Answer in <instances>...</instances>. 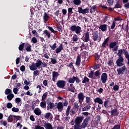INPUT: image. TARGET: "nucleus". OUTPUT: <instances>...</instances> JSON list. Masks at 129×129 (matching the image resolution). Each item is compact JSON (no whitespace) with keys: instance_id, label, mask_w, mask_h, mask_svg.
Returning <instances> with one entry per match:
<instances>
[{"instance_id":"46","label":"nucleus","mask_w":129,"mask_h":129,"mask_svg":"<svg viewBox=\"0 0 129 129\" xmlns=\"http://www.w3.org/2000/svg\"><path fill=\"white\" fill-rule=\"evenodd\" d=\"M24 107L25 109H26V110H28V111L31 110V107L30 106V105H29V104H25Z\"/></svg>"},{"instance_id":"24","label":"nucleus","mask_w":129,"mask_h":129,"mask_svg":"<svg viewBox=\"0 0 129 129\" xmlns=\"http://www.w3.org/2000/svg\"><path fill=\"white\" fill-rule=\"evenodd\" d=\"M13 117H15V118H16V119H19V118H21L20 116L10 115L8 118V120H10V121H13Z\"/></svg>"},{"instance_id":"47","label":"nucleus","mask_w":129,"mask_h":129,"mask_svg":"<svg viewBox=\"0 0 129 129\" xmlns=\"http://www.w3.org/2000/svg\"><path fill=\"white\" fill-rule=\"evenodd\" d=\"M40 105L42 108H46V102H41Z\"/></svg>"},{"instance_id":"16","label":"nucleus","mask_w":129,"mask_h":129,"mask_svg":"<svg viewBox=\"0 0 129 129\" xmlns=\"http://www.w3.org/2000/svg\"><path fill=\"white\" fill-rule=\"evenodd\" d=\"M43 125L42 126H44L46 129H53V126L50 123H47L45 121H43Z\"/></svg>"},{"instance_id":"34","label":"nucleus","mask_w":129,"mask_h":129,"mask_svg":"<svg viewBox=\"0 0 129 129\" xmlns=\"http://www.w3.org/2000/svg\"><path fill=\"white\" fill-rule=\"evenodd\" d=\"M43 34H45L46 35L48 39H50V38H51V34H50L49 31H48V30H44L43 31Z\"/></svg>"},{"instance_id":"9","label":"nucleus","mask_w":129,"mask_h":129,"mask_svg":"<svg viewBox=\"0 0 129 129\" xmlns=\"http://www.w3.org/2000/svg\"><path fill=\"white\" fill-rule=\"evenodd\" d=\"M84 119V117L82 116H77L75 119V124H77L78 125H80L82 121Z\"/></svg>"},{"instance_id":"40","label":"nucleus","mask_w":129,"mask_h":129,"mask_svg":"<svg viewBox=\"0 0 129 129\" xmlns=\"http://www.w3.org/2000/svg\"><path fill=\"white\" fill-rule=\"evenodd\" d=\"M100 67H101V64L97 63H95L93 68V69H99Z\"/></svg>"},{"instance_id":"25","label":"nucleus","mask_w":129,"mask_h":129,"mask_svg":"<svg viewBox=\"0 0 129 129\" xmlns=\"http://www.w3.org/2000/svg\"><path fill=\"white\" fill-rule=\"evenodd\" d=\"M81 62V56L78 55L76 59V65L79 67L80 66V63Z\"/></svg>"},{"instance_id":"12","label":"nucleus","mask_w":129,"mask_h":129,"mask_svg":"<svg viewBox=\"0 0 129 129\" xmlns=\"http://www.w3.org/2000/svg\"><path fill=\"white\" fill-rule=\"evenodd\" d=\"M56 85L58 88H64L65 87V81L63 80H59L56 83Z\"/></svg>"},{"instance_id":"21","label":"nucleus","mask_w":129,"mask_h":129,"mask_svg":"<svg viewBox=\"0 0 129 129\" xmlns=\"http://www.w3.org/2000/svg\"><path fill=\"white\" fill-rule=\"evenodd\" d=\"M95 103H98L99 104H103V101L100 97H97L94 99Z\"/></svg>"},{"instance_id":"43","label":"nucleus","mask_w":129,"mask_h":129,"mask_svg":"<svg viewBox=\"0 0 129 129\" xmlns=\"http://www.w3.org/2000/svg\"><path fill=\"white\" fill-rule=\"evenodd\" d=\"M79 38L78 36H77V35L76 34H74L73 37V41H74V42H77L79 40Z\"/></svg>"},{"instance_id":"26","label":"nucleus","mask_w":129,"mask_h":129,"mask_svg":"<svg viewBox=\"0 0 129 129\" xmlns=\"http://www.w3.org/2000/svg\"><path fill=\"white\" fill-rule=\"evenodd\" d=\"M57 108L58 111H62L63 110V104L62 102H58L57 105Z\"/></svg>"},{"instance_id":"30","label":"nucleus","mask_w":129,"mask_h":129,"mask_svg":"<svg viewBox=\"0 0 129 129\" xmlns=\"http://www.w3.org/2000/svg\"><path fill=\"white\" fill-rule=\"evenodd\" d=\"M123 51H124V54L125 55V57L126 59H127V65H129V54H128V52H127V51H126L125 50H123Z\"/></svg>"},{"instance_id":"31","label":"nucleus","mask_w":129,"mask_h":129,"mask_svg":"<svg viewBox=\"0 0 129 129\" xmlns=\"http://www.w3.org/2000/svg\"><path fill=\"white\" fill-rule=\"evenodd\" d=\"M49 15H48V14H47V13L45 12L44 13V15H43V20L44 21H45V22H47L48 21H49Z\"/></svg>"},{"instance_id":"42","label":"nucleus","mask_w":129,"mask_h":129,"mask_svg":"<svg viewBox=\"0 0 129 129\" xmlns=\"http://www.w3.org/2000/svg\"><path fill=\"white\" fill-rule=\"evenodd\" d=\"M73 3L74 5H76V6H79L80 4H81V0H74Z\"/></svg>"},{"instance_id":"6","label":"nucleus","mask_w":129,"mask_h":129,"mask_svg":"<svg viewBox=\"0 0 129 129\" xmlns=\"http://www.w3.org/2000/svg\"><path fill=\"white\" fill-rule=\"evenodd\" d=\"M84 94L83 92H80L78 94V99L80 104H82L85 98Z\"/></svg>"},{"instance_id":"52","label":"nucleus","mask_w":129,"mask_h":129,"mask_svg":"<svg viewBox=\"0 0 129 129\" xmlns=\"http://www.w3.org/2000/svg\"><path fill=\"white\" fill-rule=\"evenodd\" d=\"M47 95H48V93L47 92H45L44 93L42 96V99L41 100L43 101L44 99H46V97H47Z\"/></svg>"},{"instance_id":"22","label":"nucleus","mask_w":129,"mask_h":129,"mask_svg":"<svg viewBox=\"0 0 129 129\" xmlns=\"http://www.w3.org/2000/svg\"><path fill=\"white\" fill-rule=\"evenodd\" d=\"M92 36L94 42H96V41H97L98 39V33L96 31H95L93 32Z\"/></svg>"},{"instance_id":"36","label":"nucleus","mask_w":129,"mask_h":129,"mask_svg":"<svg viewBox=\"0 0 129 129\" xmlns=\"http://www.w3.org/2000/svg\"><path fill=\"white\" fill-rule=\"evenodd\" d=\"M43 51L44 53V58H46V59H49V55H48V50H47V49H43Z\"/></svg>"},{"instance_id":"64","label":"nucleus","mask_w":129,"mask_h":129,"mask_svg":"<svg viewBox=\"0 0 129 129\" xmlns=\"http://www.w3.org/2000/svg\"><path fill=\"white\" fill-rule=\"evenodd\" d=\"M35 129H45L44 127H42L39 125H37L35 126Z\"/></svg>"},{"instance_id":"53","label":"nucleus","mask_w":129,"mask_h":129,"mask_svg":"<svg viewBox=\"0 0 129 129\" xmlns=\"http://www.w3.org/2000/svg\"><path fill=\"white\" fill-rule=\"evenodd\" d=\"M12 110L13 112H19L20 109H19V108L13 107Z\"/></svg>"},{"instance_id":"4","label":"nucleus","mask_w":129,"mask_h":129,"mask_svg":"<svg viewBox=\"0 0 129 129\" xmlns=\"http://www.w3.org/2000/svg\"><path fill=\"white\" fill-rule=\"evenodd\" d=\"M32 46L28 42L22 43L18 47V49H31Z\"/></svg>"},{"instance_id":"38","label":"nucleus","mask_w":129,"mask_h":129,"mask_svg":"<svg viewBox=\"0 0 129 129\" xmlns=\"http://www.w3.org/2000/svg\"><path fill=\"white\" fill-rule=\"evenodd\" d=\"M5 93L6 95H9V94H12V92L11 89H6L5 92Z\"/></svg>"},{"instance_id":"33","label":"nucleus","mask_w":129,"mask_h":129,"mask_svg":"<svg viewBox=\"0 0 129 129\" xmlns=\"http://www.w3.org/2000/svg\"><path fill=\"white\" fill-rule=\"evenodd\" d=\"M91 108L90 105H87L82 109V111H88Z\"/></svg>"},{"instance_id":"1","label":"nucleus","mask_w":129,"mask_h":129,"mask_svg":"<svg viewBox=\"0 0 129 129\" xmlns=\"http://www.w3.org/2000/svg\"><path fill=\"white\" fill-rule=\"evenodd\" d=\"M79 109V105L78 102H75L73 104V109L71 110V112L72 114H75Z\"/></svg>"},{"instance_id":"58","label":"nucleus","mask_w":129,"mask_h":129,"mask_svg":"<svg viewBox=\"0 0 129 129\" xmlns=\"http://www.w3.org/2000/svg\"><path fill=\"white\" fill-rule=\"evenodd\" d=\"M7 108H9V109L12 108V107H13V104H12V103L11 102L8 103L7 104Z\"/></svg>"},{"instance_id":"19","label":"nucleus","mask_w":129,"mask_h":129,"mask_svg":"<svg viewBox=\"0 0 129 129\" xmlns=\"http://www.w3.org/2000/svg\"><path fill=\"white\" fill-rule=\"evenodd\" d=\"M108 42H109V37L106 38L104 42L102 44V47L103 48H106V46H109Z\"/></svg>"},{"instance_id":"35","label":"nucleus","mask_w":129,"mask_h":129,"mask_svg":"<svg viewBox=\"0 0 129 129\" xmlns=\"http://www.w3.org/2000/svg\"><path fill=\"white\" fill-rule=\"evenodd\" d=\"M114 9H121V5L119 4V2L118 1L115 5Z\"/></svg>"},{"instance_id":"14","label":"nucleus","mask_w":129,"mask_h":129,"mask_svg":"<svg viewBox=\"0 0 129 129\" xmlns=\"http://www.w3.org/2000/svg\"><path fill=\"white\" fill-rule=\"evenodd\" d=\"M101 80L102 83H106V81H107V74L105 73H103L101 76Z\"/></svg>"},{"instance_id":"37","label":"nucleus","mask_w":129,"mask_h":129,"mask_svg":"<svg viewBox=\"0 0 129 129\" xmlns=\"http://www.w3.org/2000/svg\"><path fill=\"white\" fill-rule=\"evenodd\" d=\"M69 90V91H71V92H74L75 91V88L73 86V84H70Z\"/></svg>"},{"instance_id":"56","label":"nucleus","mask_w":129,"mask_h":129,"mask_svg":"<svg viewBox=\"0 0 129 129\" xmlns=\"http://www.w3.org/2000/svg\"><path fill=\"white\" fill-rule=\"evenodd\" d=\"M108 65L109 66H112L113 65V60L112 59H110L108 61Z\"/></svg>"},{"instance_id":"63","label":"nucleus","mask_w":129,"mask_h":129,"mask_svg":"<svg viewBox=\"0 0 129 129\" xmlns=\"http://www.w3.org/2000/svg\"><path fill=\"white\" fill-rule=\"evenodd\" d=\"M80 125H78V124H75L74 126V129H82L81 128V127H80Z\"/></svg>"},{"instance_id":"41","label":"nucleus","mask_w":129,"mask_h":129,"mask_svg":"<svg viewBox=\"0 0 129 129\" xmlns=\"http://www.w3.org/2000/svg\"><path fill=\"white\" fill-rule=\"evenodd\" d=\"M47 29H48V30L50 31L51 33H53V34H56V31H55L54 29H53V27L50 26H47Z\"/></svg>"},{"instance_id":"23","label":"nucleus","mask_w":129,"mask_h":129,"mask_svg":"<svg viewBox=\"0 0 129 129\" xmlns=\"http://www.w3.org/2000/svg\"><path fill=\"white\" fill-rule=\"evenodd\" d=\"M99 28L102 32H105L107 30V25L106 24L101 25Z\"/></svg>"},{"instance_id":"28","label":"nucleus","mask_w":129,"mask_h":129,"mask_svg":"<svg viewBox=\"0 0 129 129\" xmlns=\"http://www.w3.org/2000/svg\"><path fill=\"white\" fill-rule=\"evenodd\" d=\"M29 68L31 71H35V70H37L38 68L36 66L35 63H33L32 65L29 67Z\"/></svg>"},{"instance_id":"45","label":"nucleus","mask_w":129,"mask_h":129,"mask_svg":"<svg viewBox=\"0 0 129 129\" xmlns=\"http://www.w3.org/2000/svg\"><path fill=\"white\" fill-rule=\"evenodd\" d=\"M88 82H89V79L87 77H84L82 83H87Z\"/></svg>"},{"instance_id":"20","label":"nucleus","mask_w":129,"mask_h":129,"mask_svg":"<svg viewBox=\"0 0 129 129\" xmlns=\"http://www.w3.org/2000/svg\"><path fill=\"white\" fill-rule=\"evenodd\" d=\"M58 76H59L58 72L56 71L52 72V81L55 82L56 81V79L58 78Z\"/></svg>"},{"instance_id":"15","label":"nucleus","mask_w":129,"mask_h":129,"mask_svg":"<svg viewBox=\"0 0 129 129\" xmlns=\"http://www.w3.org/2000/svg\"><path fill=\"white\" fill-rule=\"evenodd\" d=\"M109 47L110 49H117L118 46H117V42L116 41L111 42L109 44Z\"/></svg>"},{"instance_id":"60","label":"nucleus","mask_w":129,"mask_h":129,"mask_svg":"<svg viewBox=\"0 0 129 129\" xmlns=\"http://www.w3.org/2000/svg\"><path fill=\"white\" fill-rule=\"evenodd\" d=\"M95 57V61H96V62L98 63V60H99V55H98V54L96 53Z\"/></svg>"},{"instance_id":"51","label":"nucleus","mask_w":129,"mask_h":129,"mask_svg":"<svg viewBox=\"0 0 129 129\" xmlns=\"http://www.w3.org/2000/svg\"><path fill=\"white\" fill-rule=\"evenodd\" d=\"M121 55H122V50L120 49L118 50L117 56H119L118 57H123L122 56H121Z\"/></svg>"},{"instance_id":"50","label":"nucleus","mask_w":129,"mask_h":129,"mask_svg":"<svg viewBox=\"0 0 129 129\" xmlns=\"http://www.w3.org/2000/svg\"><path fill=\"white\" fill-rule=\"evenodd\" d=\"M107 3L109 6V7H111L113 5V3H114V1L113 0H107Z\"/></svg>"},{"instance_id":"7","label":"nucleus","mask_w":129,"mask_h":129,"mask_svg":"<svg viewBox=\"0 0 129 129\" xmlns=\"http://www.w3.org/2000/svg\"><path fill=\"white\" fill-rule=\"evenodd\" d=\"M78 10L79 14H83V15H85L86 14L89 13V9L88 8L83 9L82 7H78Z\"/></svg>"},{"instance_id":"11","label":"nucleus","mask_w":129,"mask_h":129,"mask_svg":"<svg viewBox=\"0 0 129 129\" xmlns=\"http://www.w3.org/2000/svg\"><path fill=\"white\" fill-rule=\"evenodd\" d=\"M125 71H126V67H125V66L117 69V71L118 75H120V74L121 75L124 74V72Z\"/></svg>"},{"instance_id":"10","label":"nucleus","mask_w":129,"mask_h":129,"mask_svg":"<svg viewBox=\"0 0 129 129\" xmlns=\"http://www.w3.org/2000/svg\"><path fill=\"white\" fill-rule=\"evenodd\" d=\"M47 104V110H50V109H53L55 107V105L53 103L51 102L50 100H47L46 101Z\"/></svg>"},{"instance_id":"8","label":"nucleus","mask_w":129,"mask_h":129,"mask_svg":"<svg viewBox=\"0 0 129 129\" xmlns=\"http://www.w3.org/2000/svg\"><path fill=\"white\" fill-rule=\"evenodd\" d=\"M75 81L76 83H80V79L78 77H73L69 79V83H74Z\"/></svg>"},{"instance_id":"27","label":"nucleus","mask_w":129,"mask_h":129,"mask_svg":"<svg viewBox=\"0 0 129 129\" xmlns=\"http://www.w3.org/2000/svg\"><path fill=\"white\" fill-rule=\"evenodd\" d=\"M34 113L36 115H40L41 113H42V112L41 111V110L39 108H36L34 110Z\"/></svg>"},{"instance_id":"44","label":"nucleus","mask_w":129,"mask_h":129,"mask_svg":"<svg viewBox=\"0 0 129 129\" xmlns=\"http://www.w3.org/2000/svg\"><path fill=\"white\" fill-rule=\"evenodd\" d=\"M71 109V106L69 105L68 106V108L67 109L66 114L68 116L69 115V112H70V110Z\"/></svg>"},{"instance_id":"13","label":"nucleus","mask_w":129,"mask_h":129,"mask_svg":"<svg viewBox=\"0 0 129 129\" xmlns=\"http://www.w3.org/2000/svg\"><path fill=\"white\" fill-rule=\"evenodd\" d=\"M51 49H63V46L59 43H54L52 45H50Z\"/></svg>"},{"instance_id":"32","label":"nucleus","mask_w":129,"mask_h":129,"mask_svg":"<svg viewBox=\"0 0 129 129\" xmlns=\"http://www.w3.org/2000/svg\"><path fill=\"white\" fill-rule=\"evenodd\" d=\"M35 64L37 68H39V67L42 65V60H40V59H38L36 60V62L35 63Z\"/></svg>"},{"instance_id":"54","label":"nucleus","mask_w":129,"mask_h":129,"mask_svg":"<svg viewBox=\"0 0 129 129\" xmlns=\"http://www.w3.org/2000/svg\"><path fill=\"white\" fill-rule=\"evenodd\" d=\"M122 29H123L124 30V31L125 32H126V33H128V24H127V25H126V27L124 28H123V26L122 27Z\"/></svg>"},{"instance_id":"39","label":"nucleus","mask_w":129,"mask_h":129,"mask_svg":"<svg viewBox=\"0 0 129 129\" xmlns=\"http://www.w3.org/2000/svg\"><path fill=\"white\" fill-rule=\"evenodd\" d=\"M7 99H8V100H12V99H13V98H14V97H15V95H14V94H10L9 95H7Z\"/></svg>"},{"instance_id":"2","label":"nucleus","mask_w":129,"mask_h":129,"mask_svg":"<svg viewBox=\"0 0 129 129\" xmlns=\"http://www.w3.org/2000/svg\"><path fill=\"white\" fill-rule=\"evenodd\" d=\"M70 30L72 32H75L76 34H77V35L81 33V27H80V26L73 25L71 27Z\"/></svg>"},{"instance_id":"18","label":"nucleus","mask_w":129,"mask_h":129,"mask_svg":"<svg viewBox=\"0 0 129 129\" xmlns=\"http://www.w3.org/2000/svg\"><path fill=\"white\" fill-rule=\"evenodd\" d=\"M118 114H119V112H118L117 108L113 109L111 111V115L112 116H118Z\"/></svg>"},{"instance_id":"49","label":"nucleus","mask_w":129,"mask_h":129,"mask_svg":"<svg viewBox=\"0 0 129 129\" xmlns=\"http://www.w3.org/2000/svg\"><path fill=\"white\" fill-rule=\"evenodd\" d=\"M91 101V98H90V97H86V103H88V104H89V103H90Z\"/></svg>"},{"instance_id":"17","label":"nucleus","mask_w":129,"mask_h":129,"mask_svg":"<svg viewBox=\"0 0 129 129\" xmlns=\"http://www.w3.org/2000/svg\"><path fill=\"white\" fill-rule=\"evenodd\" d=\"M84 35H83V37H82V40L83 41V42H88V41H89V32H86L84 34Z\"/></svg>"},{"instance_id":"59","label":"nucleus","mask_w":129,"mask_h":129,"mask_svg":"<svg viewBox=\"0 0 129 129\" xmlns=\"http://www.w3.org/2000/svg\"><path fill=\"white\" fill-rule=\"evenodd\" d=\"M115 28V21H113L111 26V29H113Z\"/></svg>"},{"instance_id":"29","label":"nucleus","mask_w":129,"mask_h":129,"mask_svg":"<svg viewBox=\"0 0 129 129\" xmlns=\"http://www.w3.org/2000/svg\"><path fill=\"white\" fill-rule=\"evenodd\" d=\"M95 12H97V9L96 5H94L92 6V8L90 9V12L91 14H92L93 13H95Z\"/></svg>"},{"instance_id":"61","label":"nucleus","mask_w":129,"mask_h":129,"mask_svg":"<svg viewBox=\"0 0 129 129\" xmlns=\"http://www.w3.org/2000/svg\"><path fill=\"white\" fill-rule=\"evenodd\" d=\"M72 11H73L72 8H69L68 9V13H69L68 15H69V16H71L72 13H73V12H72Z\"/></svg>"},{"instance_id":"55","label":"nucleus","mask_w":129,"mask_h":129,"mask_svg":"<svg viewBox=\"0 0 129 129\" xmlns=\"http://www.w3.org/2000/svg\"><path fill=\"white\" fill-rule=\"evenodd\" d=\"M50 60L52 64H56L57 63V59L56 58H50Z\"/></svg>"},{"instance_id":"62","label":"nucleus","mask_w":129,"mask_h":129,"mask_svg":"<svg viewBox=\"0 0 129 129\" xmlns=\"http://www.w3.org/2000/svg\"><path fill=\"white\" fill-rule=\"evenodd\" d=\"M120 128V125H115L111 129H119Z\"/></svg>"},{"instance_id":"3","label":"nucleus","mask_w":129,"mask_h":129,"mask_svg":"<svg viewBox=\"0 0 129 129\" xmlns=\"http://www.w3.org/2000/svg\"><path fill=\"white\" fill-rule=\"evenodd\" d=\"M90 116H87L83 121L82 124L80 126L81 128H85L88 125V122L90 120Z\"/></svg>"},{"instance_id":"5","label":"nucleus","mask_w":129,"mask_h":129,"mask_svg":"<svg viewBox=\"0 0 129 129\" xmlns=\"http://www.w3.org/2000/svg\"><path fill=\"white\" fill-rule=\"evenodd\" d=\"M123 57H118V58L116 61V64L118 67H121V66H123L124 65V62Z\"/></svg>"},{"instance_id":"48","label":"nucleus","mask_w":129,"mask_h":129,"mask_svg":"<svg viewBox=\"0 0 129 129\" xmlns=\"http://www.w3.org/2000/svg\"><path fill=\"white\" fill-rule=\"evenodd\" d=\"M94 75L96 77H99L100 76V71L98 70L94 73Z\"/></svg>"},{"instance_id":"57","label":"nucleus","mask_w":129,"mask_h":129,"mask_svg":"<svg viewBox=\"0 0 129 129\" xmlns=\"http://www.w3.org/2000/svg\"><path fill=\"white\" fill-rule=\"evenodd\" d=\"M32 43H33V44H36L37 43V42H38V40H37V38L35 37H33L32 38L31 40Z\"/></svg>"}]
</instances>
